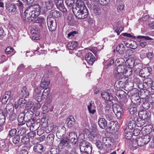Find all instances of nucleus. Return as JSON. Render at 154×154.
Listing matches in <instances>:
<instances>
[{"mask_svg": "<svg viewBox=\"0 0 154 154\" xmlns=\"http://www.w3.org/2000/svg\"><path fill=\"white\" fill-rule=\"evenodd\" d=\"M129 111L131 115L134 114L137 111V108L134 106H131L129 108Z\"/></svg>", "mask_w": 154, "mask_h": 154, "instance_id": "680f3d73", "label": "nucleus"}, {"mask_svg": "<svg viewBox=\"0 0 154 154\" xmlns=\"http://www.w3.org/2000/svg\"><path fill=\"white\" fill-rule=\"evenodd\" d=\"M124 134L125 137L128 140L130 139L132 136L131 131H125Z\"/></svg>", "mask_w": 154, "mask_h": 154, "instance_id": "603ef678", "label": "nucleus"}, {"mask_svg": "<svg viewBox=\"0 0 154 154\" xmlns=\"http://www.w3.org/2000/svg\"><path fill=\"white\" fill-rule=\"evenodd\" d=\"M40 8L38 5H36L33 7L29 6L24 12L25 19L28 20L30 22L33 21L34 23L38 24L39 26L42 27L45 23V19L42 16L36 18L40 14Z\"/></svg>", "mask_w": 154, "mask_h": 154, "instance_id": "f257e3e1", "label": "nucleus"}, {"mask_svg": "<svg viewBox=\"0 0 154 154\" xmlns=\"http://www.w3.org/2000/svg\"><path fill=\"white\" fill-rule=\"evenodd\" d=\"M114 114L112 111H108L106 112L105 115L106 118L109 121L112 120Z\"/></svg>", "mask_w": 154, "mask_h": 154, "instance_id": "a19ab883", "label": "nucleus"}, {"mask_svg": "<svg viewBox=\"0 0 154 154\" xmlns=\"http://www.w3.org/2000/svg\"><path fill=\"white\" fill-rule=\"evenodd\" d=\"M21 93L23 96L25 98L27 97L29 94L28 89L26 86H23L22 88L21 89Z\"/></svg>", "mask_w": 154, "mask_h": 154, "instance_id": "e433bc0d", "label": "nucleus"}, {"mask_svg": "<svg viewBox=\"0 0 154 154\" xmlns=\"http://www.w3.org/2000/svg\"><path fill=\"white\" fill-rule=\"evenodd\" d=\"M98 124L99 127L103 129H106L107 127V123L105 119L100 118L98 119Z\"/></svg>", "mask_w": 154, "mask_h": 154, "instance_id": "4be33fe9", "label": "nucleus"}, {"mask_svg": "<svg viewBox=\"0 0 154 154\" xmlns=\"http://www.w3.org/2000/svg\"><path fill=\"white\" fill-rule=\"evenodd\" d=\"M20 138L19 135H16L13 138V142L14 144H17L20 141Z\"/></svg>", "mask_w": 154, "mask_h": 154, "instance_id": "774afa93", "label": "nucleus"}, {"mask_svg": "<svg viewBox=\"0 0 154 154\" xmlns=\"http://www.w3.org/2000/svg\"><path fill=\"white\" fill-rule=\"evenodd\" d=\"M88 138L91 141H93L94 140H95L97 141V140L101 139V137L99 134H93V133H90L88 135Z\"/></svg>", "mask_w": 154, "mask_h": 154, "instance_id": "a878e982", "label": "nucleus"}, {"mask_svg": "<svg viewBox=\"0 0 154 154\" xmlns=\"http://www.w3.org/2000/svg\"><path fill=\"white\" fill-rule=\"evenodd\" d=\"M61 15V12L57 10H52L50 11L48 18H57L60 17Z\"/></svg>", "mask_w": 154, "mask_h": 154, "instance_id": "aec40b11", "label": "nucleus"}, {"mask_svg": "<svg viewBox=\"0 0 154 154\" xmlns=\"http://www.w3.org/2000/svg\"><path fill=\"white\" fill-rule=\"evenodd\" d=\"M6 116L5 113L0 110V125L3 126L5 120V116Z\"/></svg>", "mask_w": 154, "mask_h": 154, "instance_id": "c9c22d12", "label": "nucleus"}, {"mask_svg": "<svg viewBox=\"0 0 154 154\" xmlns=\"http://www.w3.org/2000/svg\"><path fill=\"white\" fill-rule=\"evenodd\" d=\"M147 57L150 60H154V54L153 52H150L146 54Z\"/></svg>", "mask_w": 154, "mask_h": 154, "instance_id": "13d9d810", "label": "nucleus"}, {"mask_svg": "<svg viewBox=\"0 0 154 154\" xmlns=\"http://www.w3.org/2000/svg\"><path fill=\"white\" fill-rule=\"evenodd\" d=\"M93 10L94 14L97 15H101L102 10L101 7L100 5L97 3H96L95 2L94 5L93 6Z\"/></svg>", "mask_w": 154, "mask_h": 154, "instance_id": "9d476101", "label": "nucleus"}, {"mask_svg": "<svg viewBox=\"0 0 154 154\" xmlns=\"http://www.w3.org/2000/svg\"><path fill=\"white\" fill-rule=\"evenodd\" d=\"M91 144L89 142H87L85 140H83L81 142L80 145V151H83L85 149V147H87L91 145Z\"/></svg>", "mask_w": 154, "mask_h": 154, "instance_id": "f704fd0d", "label": "nucleus"}, {"mask_svg": "<svg viewBox=\"0 0 154 154\" xmlns=\"http://www.w3.org/2000/svg\"><path fill=\"white\" fill-rule=\"evenodd\" d=\"M13 94L10 91H7L5 92V94L3 96L1 102L2 104H5L7 103L9 99L11 100L13 99Z\"/></svg>", "mask_w": 154, "mask_h": 154, "instance_id": "423d86ee", "label": "nucleus"}, {"mask_svg": "<svg viewBox=\"0 0 154 154\" xmlns=\"http://www.w3.org/2000/svg\"><path fill=\"white\" fill-rule=\"evenodd\" d=\"M38 126L39 125H38L37 122L35 121L34 123L32 124V127H30V130L32 131H35L38 128Z\"/></svg>", "mask_w": 154, "mask_h": 154, "instance_id": "bf43d9fd", "label": "nucleus"}, {"mask_svg": "<svg viewBox=\"0 0 154 154\" xmlns=\"http://www.w3.org/2000/svg\"><path fill=\"white\" fill-rule=\"evenodd\" d=\"M74 18L72 14H69L68 15L66 21L68 24L70 25H72L73 23Z\"/></svg>", "mask_w": 154, "mask_h": 154, "instance_id": "58836bf2", "label": "nucleus"}, {"mask_svg": "<svg viewBox=\"0 0 154 154\" xmlns=\"http://www.w3.org/2000/svg\"><path fill=\"white\" fill-rule=\"evenodd\" d=\"M75 7H72V10H77L78 8L80 10H82L83 8H86L84 2L81 0H77L76 3Z\"/></svg>", "mask_w": 154, "mask_h": 154, "instance_id": "dca6fc26", "label": "nucleus"}, {"mask_svg": "<svg viewBox=\"0 0 154 154\" xmlns=\"http://www.w3.org/2000/svg\"><path fill=\"white\" fill-rule=\"evenodd\" d=\"M100 139H99L96 141L95 144L98 149H103L104 145L106 146V144H103L100 142Z\"/></svg>", "mask_w": 154, "mask_h": 154, "instance_id": "3c124183", "label": "nucleus"}, {"mask_svg": "<svg viewBox=\"0 0 154 154\" xmlns=\"http://www.w3.org/2000/svg\"><path fill=\"white\" fill-rule=\"evenodd\" d=\"M113 110L118 118H119L121 117L123 112L122 107L117 104L113 105Z\"/></svg>", "mask_w": 154, "mask_h": 154, "instance_id": "39448f33", "label": "nucleus"}, {"mask_svg": "<svg viewBox=\"0 0 154 154\" xmlns=\"http://www.w3.org/2000/svg\"><path fill=\"white\" fill-rule=\"evenodd\" d=\"M152 71V69L151 67H148L143 69L140 72H141V73L142 74V72H143V74H145L143 76L145 77L146 76H147L148 75H149L151 74V72Z\"/></svg>", "mask_w": 154, "mask_h": 154, "instance_id": "473e14b6", "label": "nucleus"}, {"mask_svg": "<svg viewBox=\"0 0 154 154\" xmlns=\"http://www.w3.org/2000/svg\"><path fill=\"white\" fill-rule=\"evenodd\" d=\"M75 119L73 116L68 117L66 120L67 125L69 128L72 127L75 124Z\"/></svg>", "mask_w": 154, "mask_h": 154, "instance_id": "b1692460", "label": "nucleus"}, {"mask_svg": "<svg viewBox=\"0 0 154 154\" xmlns=\"http://www.w3.org/2000/svg\"><path fill=\"white\" fill-rule=\"evenodd\" d=\"M42 112L43 113L46 114L49 112V109L48 107L45 105H44L42 108Z\"/></svg>", "mask_w": 154, "mask_h": 154, "instance_id": "338daca9", "label": "nucleus"}, {"mask_svg": "<svg viewBox=\"0 0 154 154\" xmlns=\"http://www.w3.org/2000/svg\"><path fill=\"white\" fill-rule=\"evenodd\" d=\"M153 82L152 79L150 78L145 79L144 81V83L148 87H150Z\"/></svg>", "mask_w": 154, "mask_h": 154, "instance_id": "8fccbe9b", "label": "nucleus"}, {"mask_svg": "<svg viewBox=\"0 0 154 154\" xmlns=\"http://www.w3.org/2000/svg\"><path fill=\"white\" fill-rule=\"evenodd\" d=\"M34 106V103L31 101H29L26 103V108L27 109H31Z\"/></svg>", "mask_w": 154, "mask_h": 154, "instance_id": "4d7b16f0", "label": "nucleus"}, {"mask_svg": "<svg viewBox=\"0 0 154 154\" xmlns=\"http://www.w3.org/2000/svg\"><path fill=\"white\" fill-rule=\"evenodd\" d=\"M75 2V0H66V3L67 5L69 7H72Z\"/></svg>", "mask_w": 154, "mask_h": 154, "instance_id": "0e129e2a", "label": "nucleus"}, {"mask_svg": "<svg viewBox=\"0 0 154 154\" xmlns=\"http://www.w3.org/2000/svg\"><path fill=\"white\" fill-rule=\"evenodd\" d=\"M127 41H125L124 43L127 47L133 49H135L137 47V43L135 41L130 40H127Z\"/></svg>", "mask_w": 154, "mask_h": 154, "instance_id": "f3484780", "label": "nucleus"}, {"mask_svg": "<svg viewBox=\"0 0 154 154\" xmlns=\"http://www.w3.org/2000/svg\"><path fill=\"white\" fill-rule=\"evenodd\" d=\"M125 49V48L123 44L119 45L116 48L117 52L120 54H124Z\"/></svg>", "mask_w": 154, "mask_h": 154, "instance_id": "cd10ccee", "label": "nucleus"}, {"mask_svg": "<svg viewBox=\"0 0 154 154\" xmlns=\"http://www.w3.org/2000/svg\"><path fill=\"white\" fill-rule=\"evenodd\" d=\"M82 10H80L78 8V10H72V11L78 18L80 19H84L86 18L88 15V11L86 8L82 9Z\"/></svg>", "mask_w": 154, "mask_h": 154, "instance_id": "f03ea898", "label": "nucleus"}, {"mask_svg": "<svg viewBox=\"0 0 154 154\" xmlns=\"http://www.w3.org/2000/svg\"><path fill=\"white\" fill-rule=\"evenodd\" d=\"M33 150L36 152H41L44 151V148L42 144H37L34 146Z\"/></svg>", "mask_w": 154, "mask_h": 154, "instance_id": "7c9ffc66", "label": "nucleus"}, {"mask_svg": "<svg viewBox=\"0 0 154 154\" xmlns=\"http://www.w3.org/2000/svg\"><path fill=\"white\" fill-rule=\"evenodd\" d=\"M41 91L39 88H36L33 93V97L38 102H41L42 100Z\"/></svg>", "mask_w": 154, "mask_h": 154, "instance_id": "6e6552de", "label": "nucleus"}, {"mask_svg": "<svg viewBox=\"0 0 154 154\" xmlns=\"http://www.w3.org/2000/svg\"><path fill=\"white\" fill-rule=\"evenodd\" d=\"M33 113L31 110H28L24 114L25 118L26 121L27 120L34 119L32 118L33 116Z\"/></svg>", "mask_w": 154, "mask_h": 154, "instance_id": "c85d7f7f", "label": "nucleus"}, {"mask_svg": "<svg viewBox=\"0 0 154 154\" xmlns=\"http://www.w3.org/2000/svg\"><path fill=\"white\" fill-rule=\"evenodd\" d=\"M78 46V43L77 41H74L70 42L67 45V47L69 50H72L75 49Z\"/></svg>", "mask_w": 154, "mask_h": 154, "instance_id": "c756f323", "label": "nucleus"}, {"mask_svg": "<svg viewBox=\"0 0 154 154\" xmlns=\"http://www.w3.org/2000/svg\"><path fill=\"white\" fill-rule=\"evenodd\" d=\"M85 58L88 63L91 65H92L95 61L94 56L90 52L86 54Z\"/></svg>", "mask_w": 154, "mask_h": 154, "instance_id": "9b49d317", "label": "nucleus"}, {"mask_svg": "<svg viewBox=\"0 0 154 154\" xmlns=\"http://www.w3.org/2000/svg\"><path fill=\"white\" fill-rule=\"evenodd\" d=\"M150 137L149 135H145L142 137L141 138L140 141H141L142 143H140V142L139 143H137V144L139 146H143L144 145L147 144L150 140Z\"/></svg>", "mask_w": 154, "mask_h": 154, "instance_id": "4468645a", "label": "nucleus"}, {"mask_svg": "<svg viewBox=\"0 0 154 154\" xmlns=\"http://www.w3.org/2000/svg\"><path fill=\"white\" fill-rule=\"evenodd\" d=\"M131 93L133 94L132 93ZM131 100L134 104L137 105H140L141 101L138 94L137 92L134 94H131Z\"/></svg>", "mask_w": 154, "mask_h": 154, "instance_id": "0eeeda50", "label": "nucleus"}, {"mask_svg": "<svg viewBox=\"0 0 154 154\" xmlns=\"http://www.w3.org/2000/svg\"><path fill=\"white\" fill-rule=\"evenodd\" d=\"M50 80L48 79V76L45 75L42 78L40 86L43 88L46 87L50 84Z\"/></svg>", "mask_w": 154, "mask_h": 154, "instance_id": "f8f14e48", "label": "nucleus"}, {"mask_svg": "<svg viewBox=\"0 0 154 154\" xmlns=\"http://www.w3.org/2000/svg\"><path fill=\"white\" fill-rule=\"evenodd\" d=\"M139 117L141 118V119L146 120V122L150 120V116L146 112H141L139 113Z\"/></svg>", "mask_w": 154, "mask_h": 154, "instance_id": "5701e85b", "label": "nucleus"}, {"mask_svg": "<svg viewBox=\"0 0 154 154\" xmlns=\"http://www.w3.org/2000/svg\"><path fill=\"white\" fill-rule=\"evenodd\" d=\"M55 3L57 8L63 12H65L67 11L66 9L63 5V0H55Z\"/></svg>", "mask_w": 154, "mask_h": 154, "instance_id": "1a4fd4ad", "label": "nucleus"}, {"mask_svg": "<svg viewBox=\"0 0 154 154\" xmlns=\"http://www.w3.org/2000/svg\"><path fill=\"white\" fill-rule=\"evenodd\" d=\"M134 63V62L131 59H128L125 62L126 65H128L130 66V67H131L133 66Z\"/></svg>", "mask_w": 154, "mask_h": 154, "instance_id": "864d4df0", "label": "nucleus"}, {"mask_svg": "<svg viewBox=\"0 0 154 154\" xmlns=\"http://www.w3.org/2000/svg\"><path fill=\"white\" fill-rule=\"evenodd\" d=\"M125 60L123 58H120L116 59L115 62L116 65H124Z\"/></svg>", "mask_w": 154, "mask_h": 154, "instance_id": "09e8293b", "label": "nucleus"}, {"mask_svg": "<svg viewBox=\"0 0 154 154\" xmlns=\"http://www.w3.org/2000/svg\"><path fill=\"white\" fill-rule=\"evenodd\" d=\"M17 130L16 128H13L9 131L8 136L10 137H14L17 135Z\"/></svg>", "mask_w": 154, "mask_h": 154, "instance_id": "a18cd8bd", "label": "nucleus"}, {"mask_svg": "<svg viewBox=\"0 0 154 154\" xmlns=\"http://www.w3.org/2000/svg\"><path fill=\"white\" fill-rule=\"evenodd\" d=\"M116 95L119 99L125 98L127 95L126 93L123 91L119 90H118L116 93Z\"/></svg>", "mask_w": 154, "mask_h": 154, "instance_id": "bb28decb", "label": "nucleus"}, {"mask_svg": "<svg viewBox=\"0 0 154 154\" xmlns=\"http://www.w3.org/2000/svg\"><path fill=\"white\" fill-rule=\"evenodd\" d=\"M9 143L7 140H2L0 142V149L1 150L8 152L9 150Z\"/></svg>", "mask_w": 154, "mask_h": 154, "instance_id": "ddd939ff", "label": "nucleus"}, {"mask_svg": "<svg viewBox=\"0 0 154 154\" xmlns=\"http://www.w3.org/2000/svg\"><path fill=\"white\" fill-rule=\"evenodd\" d=\"M69 142L73 144H76L77 141V135L74 132H70L69 134Z\"/></svg>", "mask_w": 154, "mask_h": 154, "instance_id": "a211bd4d", "label": "nucleus"}, {"mask_svg": "<svg viewBox=\"0 0 154 154\" xmlns=\"http://www.w3.org/2000/svg\"><path fill=\"white\" fill-rule=\"evenodd\" d=\"M45 5L47 9H50L52 8L53 4L52 1H48L45 2Z\"/></svg>", "mask_w": 154, "mask_h": 154, "instance_id": "e2e57ef3", "label": "nucleus"}, {"mask_svg": "<svg viewBox=\"0 0 154 154\" xmlns=\"http://www.w3.org/2000/svg\"><path fill=\"white\" fill-rule=\"evenodd\" d=\"M21 143L25 146L29 144L30 140L29 137L27 136H24L22 137L21 140Z\"/></svg>", "mask_w": 154, "mask_h": 154, "instance_id": "79ce46f5", "label": "nucleus"}, {"mask_svg": "<svg viewBox=\"0 0 154 154\" xmlns=\"http://www.w3.org/2000/svg\"><path fill=\"white\" fill-rule=\"evenodd\" d=\"M58 131L56 133V136L59 139H60L64 135L66 131V128L63 126H59L58 128Z\"/></svg>", "mask_w": 154, "mask_h": 154, "instance_id": "2eb2a0df", "label": "nucleus"}, {"mask_svg": "<svg viewBox=\"0 0 154 154\" xmlns=\"http://www.w3.org/2000/svg\"><path fill=\"white\" fill-rule=\"evenodd\" d=\"M68 144V142L66 139H63L59 144L58 147L61 149L64 148L65 146H66Z\"/></svg>", "mask_w": 154, "mask_h": 154, "instance_id": "4c0bfd02", "label": "nucleus"}, {"mask_svg": "<svg viewBox=\"0 0 154 154\" xmlns=\"http://www.w3.org/2000/svg\"><path fill=\"white\" fill-rule=\"evenodd\" d=\"M26 101L24 98H20L18 101V104L19 105L20 108H22L23 107L26 103Z\"/></svg>", "mask_w": 154, "mask_h": 154, "instance_id": "37998d69", "label": "nucleus"}, {"mask_svg": "<svg viewBox=\"0 0 154 154\" xmlns=\"http://www.w3.org/2000/svg\"><path fill=\"white\" fill-rule=\"evenodd\" d=\"M127 67L124 65H118L116 69V70L119 74H124L126 71Z\"/></svg>", "mask_w": 154, "mask_h": 154, "instance_id": "393cba45", "label": "nucleus"}, {"mask_svg": "<svg viewBox=\"0 0 154 154\" xmlns=\"http://www.w3.org/2000/svg\"><path fill=\"white\" fill-rule=\"evenodd\" d=\"M6 8L9 12H13L16 10V6L14 4L9 3L6 5Z\"/></svg>", "mask_w": 154, "mask_h": 154, "instance_id": "72a5a7b5", "label": "nucleus"}, {"mask_svg": "<svg viewBox=\"0 0 154 154\" xmlns=\"http://www.w3.org/2000/svg\"><path fill=\"white\" fill-rule=\"evenodd\" d=\"M125 79V78H121V80H118L115 82V85H118L119 86L122 87L124 85L125 83L123 82L122 80L123 79Z\"/></svg>", "mask_w": 154, "mask_h": 154, "instance_id": "6e6d98bb", "label": "nucleus"}, {"mask_svg": "<svg viewBox=\"0 0 154 154\" xmlns=\"http://www.w3.org/2000/svg\"><path fill=\"white\" fill-rule=\"evenodd\" d=\"M103 98L107 101H110L113 99L112 96L107 92H103L101 94Z\"/></svg>", "mask_w": 154, "mask_h": 154, "instance_id": "2f4dec72", "label": "nucleus"}, {"mask_svg": "<svg viewBox=\"0 0 154 154\" xmlns=\"http://www.w3.org/2000/svg\"><path fill=\"white\" fill-rule=\"evenodd\" d=\"M130 117L132 118V120L131 121L132 122H134L135 123H136V125H138L140 124V123H138L140 121V120L138 119V117L137 116L134 115L132 116H131Z\"/></svg>", "mask_w": 154, "mask_h": 154, "instance_id": "5fc2aeb1", "label": "nucleus"}, {"mask_svg": "<svg viewBox=\"0 0 154 154\" xmlns=\"http://www.w3.org/2000/svg\"><path fill=\"white\" fill-rule=\"evenodd\" d=\"M54 134H48L46 137L48 142L50 143H52L54 142Z\"/></svg>", "mask_w": 154, "mask_h": 154, "instance_id": "c03bdc74", "label": "nucleus"}, {"mask_svg": "<svg viewBox=\"0 0 154 154\" xmlns=\"http://www.w3.org/2000/svg\"><path fill=\"white\" fill-rule=\"evenodd\" d=\"M148 96H146V97H142V101L143 102L142 106L143 108L147 109H149L150 107V102L148 100Z\"/></svg>", "mask_w": 154, "mask_h": 154, "instance_id": "412c9836", "label": "nucleus"}, {"mask_svg": "<svg viewBox=\"0 0 154 154\" xmlns=\"http://www.w3.org/2000/svg\"><path fill=\"white\" fill-rule=\"evenodd\" d=\"M136 125V123L131 120L128 124V128L132 130L135 128Z\"/></svg>", "mask_w": 154, "mask_h": 154, "instance_id": "052dcab7", "label": "nucleus"}, {"mask_svg": "<svg viewBox=\"0 0 154 154\" xmlns=\"http://www.w3.org/2000/svg\"><path fill=\"white\" fill-rule=\"evenodd\" d=\"M87 107L88 111L90 114L93 115L96 112V110L95 109H92V105L91 103H89Z\"/></svg>", "mask_w": 154, "mask_h": 154, "instance_id": "ea45409f", "label": "nucleus"}, {"mask_svg": "<svg viewBox=\"0 0 154 154\" xmlns=\"http://www.w3.org/2000/svg\"><path fill=\"white\" fill-rule=\"evenodd\" d=\"M108 127L109 131L114 132L118 131L119 129L118 125L116 124H115L113 121L110 122L109 123Z\"/></svg>", "mask_w": 154, "mask_h": 154, "instance_id": "6ab92c4d", "label": "nucleus"}, {"mask_svg": "<svg viewBox=\"0 0 154 154\" xmlns=\"http://www.w3.org/2000/svg\"><path fill=\"white\" fill-rule=\"evenodd\" d=\"M85 149L83 151H80L81 152H84L87 154H91L92 153V146L91 145L85 147Z\"/></svg>", "mask_w": 154, "mask_h": 154, "instance_id": "49530a36", "label": "nucleus"}, {"mask_svg": "<svg viewBox=\"0 0 154 154\" xmlns=\"http://www.w3.org/2000/svg\"><path fill=\"white\" fill-rule=\"evenodd\" d=\"M47 24L50 31H54L57 27L56 20L54 18H47Z\"/></svg>", "mask_w": 154, "mask_h": 154, "instance_id": "20e7f679", "label": "nucleus"}, {"mask_svg": "<svg viewBox=\"0 0 154 154\" xmlns=\"http://www.w3.org/2000/svg\"><path fill=\"white\" fill-rule=\"evenodd\" d=\"M14 110V106L11 103H8L6 105L5 109L3 112L6 116L10 118L11 119L13 120L15 118V114L13 113Z\"/></svg>", "mask_w": 154, "mask_h": 154, "instance_id": "7ed1b4c3", "label": "nucleus"}, {"mask_svg": "<svg viewBox=\"0 0 154 154\" xmlns=\"http://www.w3.org/2000/svg\"><path fill=\"white\" fill-rule=\"evenodd\" d=\"M59 152L60 151L58 149L52 148L51 149V154H59Z\"/></svg>", "mask_w": 154, "mask_h": 154, "instance_id": "69168bd1", "label": "nucleus"}, {"mask_svg": "<svg viewBox=\"0 0 154 154\" xmlns=\"http://www.w3.org/2000/svg\"><path fill=\"white\" fill-rule=\"evenodd\" d=\"M17 119L18 122L20 123H23L24 122H26L24 114L22 113H20L18 115Z\"/></svg>", "mask_w": 154, "mask_h": 154, "instance_id": "de8ad7c7", "label": "nucleus"}]
</instances>
